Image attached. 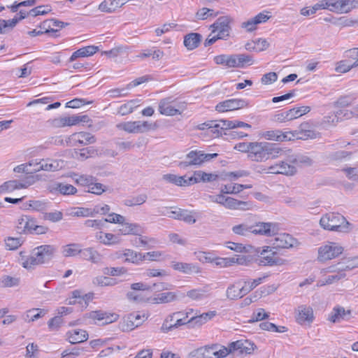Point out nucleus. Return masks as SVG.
<instances>
[{
    "label": "nucleus",
    "mask_w": 358,
    "mask_h": 358,
    "mask_svg": "<svg viewBox=\"0 0 358 358\" xmlns=\"http://www.w3.org/2000/svg\"><path fill=\"white\" fill-rule=\"evenodd\" d=\"M285 155V151L276 144L267 142H252L248 158L253 162H262Z\"/></svg>",
    "instance_id": "obj_1"
},
{
    "label": "nucleus",
    "mask_w": 358,
    "mask_h": 358,
    "mask_svg": "<svg viewBox=\"0 0 358 358\" xmlns=\"http://www.w3.org/2000/svg\"><path fill=\"white\" fill-rule=\"evenodd\" d=\"M54 252L55 249L51 245H41L33 250L29 257L24 252H20L19 262L24 268L31 269L48 262L52 257Z\"/></svg>",
    "instance_id": "obj_2"
},
{
    "label": "nucleus",
    "mask_w": 358,
    "mask_h": 358,
    "mask_svg": "<svg viewBox=\"0 0 358 358\" xmlns=\"http://www.w3.org/2000/svg\"><path fill=\"white\" fill-rule=\"evenodd\" d=\"M231 19L228 16L219 17L211 26L212 31L206 40L205 45H210L218 39H226L229 36Z\"/></svg>",
    "instance_id": "obj_3"
},
{
    "label": "nucleus",
    "mask_w": 358,
    "mask_h": 358,
    "mask_svg": "<svg viewBox=\"0 0 358 358\" xmlns=\"http://www.w3.org/2000/svg\"><path fill=\"white\" fill-rule=\"evenodd\" d=\"M320 225L325 230L345 232L348 229L349 222L339 213H329L320 218Z\"/></svg>",
    "instance_id": "obj_4"
},
{
    "label": "nucleus",
    "mask_w": 358,
    "mask_h": 358,
    "mask_svg": "<svg viewBox=\"0 0 358 358\" xmlns=\"http://www.w3.org/2000/svg\"><path fill=\"white\" fill-rule=\"evenodd\" d=\"M217 153L206 154L201 150H192L188 152L183 161L178 163L179 168L186 169L189 166H200L217 157Z\"/></svg>",
    "instance_id": "obj_5"
},
{
    "label": "nucleus",
    "mask_w": 358,
    "mask_h": 358,
    "mask_svg": "<svg viewBox=\"0 0 358 358\" xmlns=\"http://www.w3.org/2000/svg\"><path fill=\"white\" fill-rule=\"evenodd\" d=\"M83 317L89 324H96L98 322H102V324L106 325L116 322L119 318V315L114 313L99 310L87 313L84 315Z\"/></svg>",
    "instance_id": "obj_6"
},
{
    "label": "nucleus",
    "mask_w": 358,
    "mask_h": 358,
    "mask_svg": "<svg viewBox=\"0 0 358 358\" xmlns=\"http://www.w3.org/2000/svg\"><path fill=\"white\" fill-rule=\"evenodd\" d=\"M343 252V248L338 243L334 242H327L325 245L318 248L317 260L324 262L336 258Z\"/></svg>",
    "instance_id": "obj_7"
},
{
    "label": "nucleus",
    "mask_w": 358,
    "mask_h": 358,
    "mask_svg": "<svg viewBox=\"0 0 358 358\" xmlns=\"http://www.w3.org/2000/svg\"><path fill=\"white\" fill-rule=\"evenodd\" d=\"M120 130L127 133H145L153 129V124L148 121H133L121 122L116 125Z\"/></svg>",
    "instance_id": "obj_8"
},
{
    "label": "nucleus",
    "mask_w": 358,
    "mask_h": 358,
    "mask_svg": "<svg viewBox=\"0 0 358 358\" xmlns=\"http://www.w3.org/2000/svg\"><path fill=\"white\" fill-rule=\"evenodd\" d=\"M87 119V115L80 116L73 115L69 117H58L48 120V122L50 127L57 129L76 125L81 122H86Z\"/></svg>",
    "instance_id": "obj_9"
},
{
    "label": "nucleus",
    "mask_w": 358,
    "mask_h": 358,
    "mask_svg": "<svg viewBox=\"0 0 358 358\" xmlns=\"http://www.w3.org/2000/svg\"><path fill=\"white\" fill-rule=\"evenodd\" d=\"M147 317L139 313H132L125 316L119 327L122 331H129L140 326Z\"/></svg>",
    "instance_id": "obj_10"
},
{
    "label": "nucleus",
    "mask_w": 358,
    "mask_h": 358,
    "mask_svg": "<svg viewBox=\"0 0 358 358\" xmlns=\"http://www.w3.org/2000/svg\"><path fill=\"white\" fill-rule=\"evenodd\" d=\"M295 319L301 325L310 324L315 319L313 308L307 305L299 306L295 310Z\"/></svg>",
    "instance_id": "obj_11"
},
{
    "label": "nucleus",
    "mask_w": 358,
    "mask_h": 358,
    "mask_svg": "<svg viewBox=\"0 0 358 358\" xmlns=\"http://www.w3.org/2000/svg\"><path fill=\"white\" fill-rule=\"evenodd\" d=\"M292 141L296 139L308 140L315 139L319 136V134L317 133L313 127L308 122H303L300 124L299 129L291 131Z\"/></svg>",
    "instance_id": "obj_12"
},
{
    "label": "nucleus",
    "mask_w": 358,
    "mask_h": 358,
    "mask_svg": "<svg viewBox=\"0 0 358 358\" xmlns=\"http://www.w3.org/2000/svg\"><path fill=\"white\" fill-rule=\"evenodd\" d=\"M39 164L40 166L34 169L35 173L41 171L54 172L62 169L65 166L64 160L51 158L39 159Z\"/></svg>",
    "instance_id": "obj_13"
},
{
    "label": "nucleus",
    "mask_w": 358,
    "mask_h": 358,
    "mask_svg": "<svg viewBox=\"0 0 358 358\" xmlns=\"http://www.w3.org/2000/svg\"><path fill=\"white\" fill-rule=\"evenodd\" d=\"M180 104L171 97L162 99L159 103V111L161 114L167 116H173L180 114Z\"/></svg>",
    "instance_id": "obj_14"
},
{
    "label": "nucleus",
    "mask_w": 358,
    "mask_h": 358,
    "mask_svg": "<svg viewBox=\"0 0 358 358\" xmlns=\"http://www.w3.org/2000/svg\"><path fill=\"white\" fill-rule=\"evenodd\" d=\"M268 252H271V250L270 249V247L267 246L265 247L260 252V257L258 260V264L260 266H280L285 264V260L276 257L274 252L267 255Z\"/></svg>",
    "instance_id": "obj_15"
},
{
    "label": "nucleus",
    "mask_w": 358,
    "mask_h": 358,
    "mask_svg": "<svg viewBox=\"0 0 358 358\" xmlns=\"http://www.w3.org/2000/svg\"><path fill=\"white\" fill-rule=\"evenodd\" d=\"M351 317V310H346L344 307L337 305L335 306L330 313L328 315L327 320L331 323H340L343 321L348 320Z\"/></svg>",
    "instance_id": "obj_16"
},
{
    "label": "nucleus",
    "mask_w": 358,
    "mask_h": 358,
    "mask_svg": "<svg viewBox=\"0 0 358 358\" xmlns=\"http://www.w3.org/2000/svg\"><path fill=\"white\" fill-rule=\"evenodd\" d=\"M271 241L275 248L288 249L298 245V242L294 238L285 233L276 234Z\"/></svg>",
    "instance_id": "obj_17"
},
{
    "label": "nucleus",
    "mask_w": 358,
    "mask_h": 358,
    "mask_svg": "<svg viewBox=\"0 0 358 358\" xmlns=\"http://www.w3.org/2000/svg\"><path fill=\"white\" fill-rule=\"evenodd\" d=\"M183 294L179 292H166L157 294L155 297L148 299V301L153 304L169 303L177 301Z\"/></svg>",
    "instance_id": "obj_18"
},
{
    "label": "nucleus",
    "mask_w": 358,
    "mask_h": 358,
    "mask_svg": "<svg viewBox=\"0 0 358 358\" xmlns=\"http://www.w3.org/2000/svg\"><path fill=\"white\" fill-rule=\"evenodd\" d=\"M268 13H269L267 11L258 13L255 17L242 22L241 25V28L245 29L246 31L248 32L255 31L258 24L264 23L270 19L271 15H269Z\"/></svg>",
    "instance_id": "obj_19"
},
{
    "label": "nucleus",
    "mask_w": 358,
    "mask_h": 358,
    "mask_svg": "<svg viewBox=\"0 0 358 358\" xmlns=\"http://www.w3.org/2000/svg\"><path fill=\"white\" fill-rule=\"evenodd\" d=\"M232 353L236 352L238 355H250L256 348L254 343L248 340H238L230 343Z\"/></svg>",
    "instance_id": "obj_20"
},
{
    "label": "nucleus",
    "mask_w": 358,
    "mask_h": 358,
    "mask_svg": "<svg viewBox=\"0 0 358 358\" xmlns=\"http://www.w3.org/2000/svg\"><path fill=\"white\" fill-rule=\"evenodd\" d=\"M247 105L246 101L243 99H228L217 103L215 109L218 112L224 113L243 108Z\"/></svg>",
    "instance_id": "obj_21"
},
{
    "label": "nucleus",
    "mask_w": 358,
    "mask_h": 358,
    "mask_svg": "<svg viewBox=\"0 0 358 358\" xmlns=\"http://www.w3.org/2000/svg\"><path fill=\"white\" fill-rule=\"evenodd\" d=\"M243 280H238L231 284L226 290V296L230 300L241 299L247 294L244 290Z\"/></svg>",
    "instance_id": "obj_22"
},
{
    "label": "nucleus",
    "mask_w": 358,
    "mask_h": 358,
    "mask_svg": "<svg viewBox=\"0 0 358 358\" xmlns=\"http://www.w3.org/2000/svg\"><path fill=\"white\" fill-rule=\"evenodd\" d=\"M252 234L271 236L275 234L276 224L271 222H258L252 225Z\"/></svg>",
    "instance_id": "obj_23"
},
{
    "label": "nucleus",
    "mask_w": 358,
    "mask_h": 358,
    "mask_svg": "<svg viewBox=\"0 0 358 358\" xmlns=\"http://www.w3.org/2000/svg\"><path fill=\"white\" fill-rule=\"evenodd\" d=\"M73 145H88L94 143L96 141L95 136L88 132H77L73 134L70 137Z\"/></svg>",
    "instance_id": "obj_24"
},
{
    "label": "nucleus",
    "mask_w": 358,
    "mask_h": 358,
    "mask_svg": "<svg viewBox=\"0 0 358 358\" xmlns=\"http://www.w3.org/2000/svg\"><path fill=\"white\" fill-rule=\"evenodd\" d=\"M263 136L266 140L279 142L292 141V135L291 131H282L280 130H271L266 131Z\"/></svg>",
    "instance_id": "obj_25"
},
{
    "label": "nucleus",
    "mask_w": 358,
    "mask_h": 358,
    "mask_svg": "<svg viewBox=\"0 0 358 358\" xmlns=\"http://www.w3.org/2000/svg\"><path fill=\"white\" fill-rule=\"evenodd\" d=\"M118 232L120 235H138L142 232V228L137 223L126 222V220L120 224Z\"/></svg>",
    "instance_id": "obj_26"
},
{
    "label": "nucleus",
    "mask_w": 358,
    "mask_h": 358,
    "mask_svg": "<svg viewBox=\"0 0 358 358\" xmlns=\"http://www.w3.org/2000/svg\"><path fill=\"white\" fill-rule=\"evenodd\" d=\"M251 203L247 201H239L234 198L226 196L224 206L230 210H247L251 208Z\"/></svg>",
    "instance_id": "obj_27"
},
{
    "label": "nucleus",
    "mask_w": 358,
    "mask_h": 358,
    "mask_svg": "<svg viewBox=\"0 0 358 358\" xmlns=\"http://www.w3.org/2000/svg\"><path fill=\"white\" fill-rule=\"evenodd\" d=\"M171 267L178 271L185 274L198 273L200 268L197 264L185 262H172Z\"/></svg>",
    "instance_id": "obj_28"
},
{
    "label": "nucleus",
    "mask_w": 358,
    "mask_h": 358,
    "mask_svg": "<svg viewBox=\"0 0 358 358\" xmlns=\"http://www.w3.org/2000/svg\"><path fill=\"white\" fill-rule=\"evenodd\" d=\"M88 333L84 329H73L66 333L67 340L72 344L80 343L88 339Z\"/></svg>",
    "instance_id": "obj_29"
},
{
    "label": "nucleus",
    "mask_w": 358,
    "mask_h": 358,
    "mask_svg": "<svg viewBox=\"0 0 358 358\" xmlns=\"http://www.w3.org/2000/svg\"><path fill=\"white\" fill-rule=\"evenodd\" d=\"M218 178V176L215 173H206L203 171H195L193 176L190 177L192 185L203 182H209L215 181Z\"/></svg>",
    "instance_id": "obj_30"
},
{
    "label": "nucleus",
    "mask_w": 358,
    "mask_h": 358,
    "mask_svg": "<svg viewBox=\"0 0 358 358\" xmlns=\"http://www.w3.org/2000/svg\"><path fill=\"white\" fill-rule=\"evenodd\" d=\"M127 0H104L99 6V10L103 13H113L126 3Z\"/></svg>",
    "instance_id": "obj_31"
},
{
    "label": "nucleus",
    "mask_w": 358,
    "mask_h": 358,
    "mask_svg": "<svg viewBox=\"0 0 358 358\" xmlns=\"http://www.w3.org/2000/svg\"><path fill=\"white\" fill-rule=\"evenodd\" d=\"M95 238L101 243L105 245H117L120 243V238L118 236L111 233H104L99 231L96 234Z\"/></svg>",
    "instance_id": "obj_32"
},
{
    "label": "nucleus",
    "mask_w": 358,
    "mask_h": 358,
    "mask_svg": "<svg viewBox=\"0 0 358 358\" xmlns=\"http://www.w3.org/2000/svg\"><path fill=\"white\" fill-rule=\"evenodd\" d=\"M125 257L124 262L133 264H138L141 262V253L131 249H125L122 252H117V258Z\"/></svg>",
    "instance_id": "obj_33"
},
{
    "label": "nucleus",
    "mask_w": 358,
    "mask_h": 358,
    "mask_svg": "<svg viewBox=\"0 0 358 358\" xmlns=\"http://www.w3.org/2000/svg\"><path fill=\"white\" fill-rule=\"evenodd\" d=\"M209 287L206 285L202 287L192 289L187 292L186 296L193 301H201L207 297Z\"/></svg>",
    "instance_id": "obj_34"
},
{
    "label": "nucleus",
    "mask_w": 358,
    "mask_h": 358,
    "mask_svg": "<svg viewBox=\"0 0 358 358\" xmlns=\"http://www.w3.org/2000/svg\"><path fill=\"white\" fill-rule=\"evenodd\" d=\"M310 110V108L309 106H304L290 109L285 113H282L281 115L283 117V120H292L308 113Z\"/></svg>",
    "instance_id": "obj_35"
},
{
    "label": "nucleus",
    "mask_w": 358,
    "mask_h": 358,
    "mask_svg": "<svg viewBox=\"0 0 358 358\" xmlns=\"http://www.w3.org/2000/svg\"><path fill=\"white\" fill-rule=\"evenodd\" d=\"M98 51V47L94 45H89L78 49L75 51L71 57L69 58L70 62L75 61L78 57H90L95 54Z\"/></svg>",
    "instance_id": "obj_36"
},
{
    "label": "nucleus",
    "mask_w": 358,
    "mask_h": 358,
    "mask_svg": "<svg viewBox=\"0 0 358 358\" xmlns=\"http://www.w3.org/2000/svg\"><path fill=\"white\" fill-rule=\"evenodd\" d=\"M352 152L345 150H338L329 152L327 158L330 162L340 163L349 160L352 157Z\"/></svg>",
    "instance_id": "obj_37"
},
{
    "label": "nucleus",
    "mask_w": 358,
    "mask_h": 358,
    "mask_svg": "<svg viewBox=\"0 0 358 358\" xmlns=\"http://www.w3.org/2000/svg\"><path fill=\"white\" fill-rule=\"evenodd\" d=\"M80 255L83 259L90 261L93 263H99L102 259L101 255L92 248H81Z\"/></svg>",
    "instance_id": "obj_38"
},
{
    "label": "nucleus",
    "mask_w": 358,
    "mask_h": 358,
    "mask_svg": "<svg viewBox=\"0 0 358 358\" xmlns=\"http://www.w3.org/2000/svg\"><path fill=\"white\" fill-rule=\"evenodd\" d=\"M358 8V0H338V14L348 13Z\"/></svg>",
    "instance_id": "obj_39"
},
{
    "label": "nucleus",
    "mask_w": 358,
    "mask_h": 358,
    "mask_svg": "<svg viewBox=\"0 0 358 358\" xmlns=\"http://www.w3.org/2000/svg\"><path fill=\"white\" fill-rule=\"evenodd\" d=\"M201 39L199 34L191 33L185 36L184 45L188 50H194L199 46Z\"/></svg>",
    "instance_id": "obj_40"
},
{
    "label": "nucleus",
    "mask_w": 358,
    "mask_h": 358,
    "mask_svg": "<svg viewBox=\"0 0 358 358\" xmlns=\"http://www.w3.org/2000/svg\"><path fill=\"white\" fill-rule=\"evenodd\" d=\"M139 103L140 100L138 99L130 100L127 103L121 105L118 108L117 113L122 116L130 114L136 108L139 106Z\"/></svg>",
    "instance_id": "obj_41"
},
{
    "label": "nucleus",
    "mask_w": 358,
    "mask_h": 358,
    "mask_svg": "<svg viewBox=\"0 0 358 358\" xmlns=\"http://www.w3.org/2000/svg\"><path fill=\"white\" fill-rule=\"evenodd\" d=\"M52 189L63 195H73L77 192V189L72 185L62 182L55 184Z\"/></svg>",
    "instance_id": "obj_42"
},
{
    "label": "nucleus",
    "mask_w": 358,
    "mask_h": 358,
    "mask_svg": "<svg viewBox=\"0 0 358 358\" xmlns=\"http://www.w3.org/2000/svg\"><path fill=\"white\" fill-rule=\"evenodd\" d=\"M81 252V245L78 243H70L62 248V253L66 257H75Z\"/></svg>",
    "instance_id": "obj_43"
},
{
    "label": "nucleus",
    "mask_w": 358,
    "mask_h": 358,
    "mask_svg": "<svg viewBox=\"0 0 358 358\" xmlns=\"http://www.w3.org/2000/svg\"><path fill=\"white\" fill-rule=\"evenodd\" d=\"M47 312L48 311L45 309L31 308L26 312L24 315V320L28 322H34L43 317L47 313Z\"/></svg>",
    "instance_id": "obj_44"
},
{
    "label": "nucleus",
    "mask_w": 358,
    "mask_h": 358,
    "mask_svg": "<svg viewBox=\"0 0 358 358\" xmlns=\"http://www.w3.org/2000/svg\"><path fill=\"white\" fill-rule=\"evenodd\" d=\"M41 180H45L42 174H31L27 176L24 179L20 180L22 189L27 188L28 187L33 185L36 182Z\"/></svg>",
    "instance_id": "obj_45"
},
{
    "label": "nucleus",
    "mask_w": 358,
    "mask_h": 358,
    "mask_svg": "<svg viewBox=\"0 0 358 358\" xmlns=\"http://www.w3.org/2000/svg\"><path fill=\"white\" fill-rule=\"evenodd\" d=\"M280 174L286 176H293L296 173V168L294 164H292L288 161H281L278 162Z\"/></svg>",
    "instance_id": "obj_46"
},
{
    "label": "nucleus",
    "mask_w": 358,
    "mask_h": 358,
    "mask_svg": "<svg viewBox=\"0 0 358 358\" xmlns=\"http://www.w3.org/2000/svg\"><path fill=\"white\" fill-rule=\"evenodd\" d=\"M216 315L215 311H209L208 313H202L199 315L192 316L189 322H192L199 326L202 325L203 324L207 322L208 320H211L214 316Z\"/></svg>",
    "instance_id": "obj_47"
},
{
    "label": "nucleus",
    "mask_w": 358,
    "mask_h": 358,
    "mask_svg": "<svg viewBox=\"0 0 358 358\" xmlns=\"http://www.w3.org/2000/svg\"><path fill=\"white\" fill-rule=\"evenodd\" d=\"M147 199L148 196L145 194H141L125 199L124 204L128 207L140 206L145 203Z\"/></svg>",
    "instance_id": "obj_48"
},
{
    "label": "nucleus",
    "mask_w": 358,
    "mask_h": 358,
    "mask_svg": "<svg viewBox=\"0 0 358 358\" xmlns=\"http://www.w3.org/2000/svg\"><path fill=\"white\" fill-rule=\"evenodd\" d=\"M19 189H22L20 180H9L5 182L0 186V194L11 192Z\"/></svg>",
    "instance_id": "obj_49"
},
{
    "label": "nucleus",
    "mask_w": 358,
    "mask_h": 358,
    "mask_svg": "<svg viewBox=\"0 0 358 358\" xmlns=\"http://www.w3.org/2000/svg\"><path fill=\"white\" fill-rule=\"evenodd\" d=\"M164 253L162 251L155 250L141 254V262H158L162 260Z\"/></svg>",
    "instance_id": "obj_50"
},
{
    "label": "nucleus",
    "mask_w": 358,
    "mask_h": 358,
    "mask_svg": "<svg viewBox=\"0 0 358 358\" xmlns=\"http://www.w3.org/2000/svg\"><path fill=\"white\" fill-rule=\"evenodd\" d=\"M216 131H215V136H218L222 134V130L234 129V120H219L215 121Z\"/></svg>",
    "instance_id": "obj_51"
},
{
    "label": "nucleus",
    "mask_w": 358,
    "mask_h": 358,
    "mask_svg": "<svg viewBox=\"0 0 358 358\" xmlns=\"http://www.w3.org/2000/svg\"><path fill=\"white\" fill-rule=\"evenodd\" d=\"M216 131H215V136H218L222 134V130L234 129V120H219L215 121Z\"/></svg>",
    "instance_id": "obj_52"
},
{
    "label": "nucleus",
    "mask_w": 358,
    "mask_h": 358,
    "mask_svg": "<svg viewBox=\"0 0 358 358\" xmlns=\"http://www.w3.org/2000/svg\"><path fill=\"white\" fill-rule=\"evenodd\" d=\"M96 155H98V150L94 147H88L81 149L78 152L76 153L77 159L80 160H84L89 157H93Z\"/></svg>",
    "instance_id": "obj_53"
},
{
    "label": "nucleus",
    "mask_w": 358,
    "mask_h": 358,
    "mask_svg": "<svg viewBox=\"0 0 358 358\" xmlns=\"http://www.w3.org/2000/svg\"><path fill=\"white\" fill-rule=\"evenodd\" d=\"M355 99L352 95L341 96L334 103V106L336 108L348 107L354 103Z\"/></svg>",
    "instance_id": "obj_54"
},
{
    "label": "nucleus",
    "mask_w": 358,
    "mask_h": 358,
    "mask_svg": "<svg viewBox=\"0 0 358 358\" xmlns=\"http://www.w3.org/2000/svg\"><path fill=\"white\" fill-rule=\"evenodd\" d=\"M138 242L141 246L144 247L146 250L152 249L159 243L157 239L148 236H141L138 238Z\"/></svg>",
    "instance_id": "obj_55"
},
{
    "label": "nucleus",
    "mask_w": 358,
    "mask_h": 358,
    "mask_svg": "<svg viewBox=\"0 0 358 358\" xmlns=\"http://www.w3.org/2000/svg\"><path fill=\"white\" fill-rule=\"evenodd\" d=\"M252 225L250 226L247 224H240L232 227V231L235 234L245 236L252 234Z\"/></svg>",
    "instance_id": "obj_56"
},
{
    "label": "nucleus",
    "mask_w": 358,
    "mask_h": 358,
    "mask_svg": "<svg viewBox=\"0 0 358 358\" xmlns=\"http://www.w3.org/2000/svg\"><path fill=\"white\" fill-rule=\"evenodd\" d=\"M345 273L343 270H339L335 275L328 276L324 280L320 281V285L324 286L326 285H331L336 282L339 281L340 280L344 278L345 277Z\"/></svg>",
    "instance_id": "obj_57"
},
{
    "label": "nucleus",
    "mask_w": 358,
    "mask_h": 358,
    "mask_svg": "<svg viewBox=\"0 0 358 358\" xmlns=\"http://www.w3.org/2000/svg\"><path fill=\"white\" fill-rule=\"evenodd\" d=\"M20 283L18 278L12 277L10 275H3L0 279L1 286L3 287H12L17 286Z\"/></svg>",
    "instance_id": "obj_58"
},
{
    "label": "nucleus",
    "mask_w": 358,
    "mask_h": 358,
    "mask_svg": "<svg viewBox=\"0 0 358 358\" xmlns=\"http://www.w3.org/2000/svg\"><path fill=\"white\" fill-rule=\"evenodd\" d=\"M265 278L266 276L258 278L257 279H254L252 280H243V284L245 287L244 290L246 292L247 294H248L250 291H252L259 285H260Z\"/></svg>",
    "instance_id": "obj_59"
},
{
    "label": "nucleus",
    "mask_w": 358,
    "mask_h": 358,
    "mask_svg": "<svg viewBox=\"0 0 358 358\" xmlns=\"http://www.w3.org/2000/svg\"><path fill=\"white\" fill-rule=\"evenodd\" d=\"M107 190L108 187L106 185L100 182H96L95 181H93L86 192L96 195H101Z\"/></svg>",
    "instance_id": "obj_60"
},
{
    "label": "nucleus",
    "mask_w": 358,
    "mask_h": 358,
    "mask_svg": "<svg viewBox=\"0 0 358 358\" xmlns=\"http://www.w3.org/2000/svg\"><path fill=\"white\" fill-rule=\"evenodd\" d=\"M127 50V46H117L108 51L102 52V55H105L110 58H115L119 55L126 53Z\"/></svg>",
    "instance_id": "obj_61"
},
{
    "label": "nucleus",
    "mask_w": 358,
    "mask_h": 358,
    "mask_svg": "<svg viewBox=\"0 0 358 358\" xmlns=\"http://www.w3.org/2000/svg\"><path fill=\"white\" fill-rule=\"evenodd\" d=\"M127 270L124 267H106L103 269L104 275L111 276H120L127 273Z\"/></svg>",
    "instance_id": "obj_62"
},
{
    "label": "nucleus",
    "mask_w": 358,
    "mask_h": 358,
    "mask_svg": "<svg viewBox=\"0 0 358 358\" xmlns=\"http://www.w3.org/2000/svg\"><path fill=\"white\" fill-rule=\"evenodd\" d=\"M43 218L52 222H57L63 219V213L59 210H55L49 213L46 212L43 213Z\"/></svg>",
    "instance_id": "obj_63"
},
{
    "label": "nucleus",
    "mask_w": 358,
    "mask_h": 358,
    "mask_svg": "<svg viewBox=\"0 0 358 358\" xmlns=\"http://www.w3.org/2000/svg\"><path fill=\"white\" fill-rule=\"evenodd\" d=\"M71 215L76 217H93L92 208L83 207L74 208L72 209Z\"/></svg>",
    "instance_id": "obj_64"
}]
</instances>
